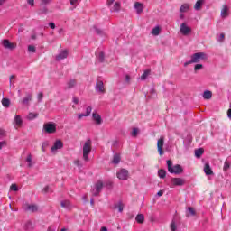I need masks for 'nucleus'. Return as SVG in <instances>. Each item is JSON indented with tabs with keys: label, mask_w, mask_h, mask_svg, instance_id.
<instances>
[{
	"label": "nucleus",
	"mask_w": 231,
	"mask_h": 231,
	"mask_svg": "<svg viewBox=\"0 0 231 231\" xmlns=\"http://www.w3.org/2000/svg\"><path fill=\"white\" fill-rule=\"evenodd\" d=\"M62 147H64L62 141L58 140L54 143V145L51 147V152H55V151L59 150V149H62Z\"/></svg>",
	"instance_id": "obj_15"
},
{
	"label": "nucleus",
	"mask_w": 231,
	"mask_h": 231,
	"mask_svg": "<svg viewBox=\"0 0 231 231\" xmlns=\"http://www.w3.org/2000/svg\"><path fill=\"white\" fill-rule=\"evenodd\" d=\"M32 229V221H27L24 225V230Z\"/></svg>",
	"instance_id": "obj_39"
},
{
	"label": "nucleus",
	"mask_w": 231,
	"mask_h": 231,
	"mask_svg": "<svg viewBox=\"0 0 231 231\" xmlns=\"http://www.w3.org/2000/svg\"><path fill=\"white\" fill-rule=\"evenodd\" d=\"M64 59H68V50H63L56 56V60H62Z\"/></svg>",
	"instance_id": "obj_18"
},
{
	"label": "nucleus",
	"mask_w": 231,
	"mask_h": 231,
	"mask_svg": "<svg viewBox=\"0 0 231 231\" xmlns=\"http://www.w3.org/2000/svg\"><path fill=\"white\" fill-rule=\"evenodd\" d=\"M228 169H230V162H228V161H226L224 162L223 171H225V172H226V171H228Z\"/></svg>",
	"instance_id": "obj_37"
},
{
	"label": "nucleus",
	"mask_w": 231,
	"mask_h": 231,
	"mask_svg": "<svg viewBox=\"0 0 231 231\" xmlns=\"http://www.w3.org/2000/svg\"><path fill=\"white\" fill-rule=\"evenodd\" d=\"M50 145V143H48V141L42 143V152H46V148Z\"/></svg>",
	"instance_id": "obj_36"
},
{
	"label": "nucleus",
	"mask_w": 231,
	"mask_h": 231,
	"mask_svg": "<svg viewBox=\"0 0 231 231\" xmlns=\"http://www.w3.org/2000/svg\"><path fill=\"white\" fill-rule=\"evenodd\" d=\"M183 185H185L184 179L171 178V187H183Z\"/></svg>",
	"instance_id": "obj_9"
},
{
	"label": "nucleus",
	"mask_w": 231,
	"mask_h": 231,
	"mask_svg": "<svg viewBox=\"0 0 231 231\" xmlns=\"http://www.w3.org/2000/svg\"><path fill=\"white\" fill-rule=\"evenodd\" d=\"M151 75V69H146L141 76V80H145Z\"/></svg>",
	"instance_id": "obj_32"
},
{
	"label": "nucleus",
	"mask_w": 231,
	"mask_h": 231,
	"mask_svg": "<svg viewBox=\"0 0 231 231\" xmlns=\"http://www.w3.org/2000/svg\"><path fill=\"white\" fill-rule=\"evenodd\" d=\"M44 97V95L42 94V92H40L38 94V102H41V100H42V97Z\"/></svg>",
	"instance_id": "obj_50"
},
{
	"label": "nucleus",
	"mask_w": 231,
	"mask_h": 231,
	"mask_svg": "<svg viewBox=\"0 0 231 231\" xmlns=\"http://www.w3.org/2000/svg\"><path fill=\"white\" fill-rule=\"evenodd\" d=\"M0 136L2 138L6 136V131H5L3 128H0Z\"/></svg>",
	"instance_id": "obj_47"
},
{
	"label": "nucleus",
	"mask_w": 231,
	"mask_h": 231,
	"mask_svg": "<svg viewBox=\"0 0 231 231\" xmlns=\"http://www.w3.org/2000/svg\"><path fill=\"white\" fill-rule=\"evenodd\" d=\"M74 163H75V165H77V167H79V169H80V167H82V162H80L79 160H76V161L74 162Z\"/></svg>",
	"instance_id": "obj_48"
},
{
	"label": "nucleus",
	"mask_w": 231,
	"mask_h": 231,
	"mask_svg": "<svg viewBox=\"0 0 231 231\" xmlns=\"http://www.w3.org/2000/svg\"><path fill=\"white\" fill-rule=\"evenodd\" d=\"M117 208H118L119 212H124V204L122 202H119L117 204Z\"/></svg>",
	"instance_id": "obj_45"
},
{
	"label": "nucleus",
	"mask_w": 231,
	"mask_h": 231,
	"mask_svg": "<svg viewBox=\"0 0 231 231\" xmlns=\"http://www.w3.org/2000/svg\"><path fill=\"white\" fill-rule=\"evenodd\" d=\"M49 26H50V28H51V30H55V23H50Z\"/></svg>",
	"instance_id": "obj_56"
},
{
	"label": "nucleus",
	"mask_w": 231,
	"mask_h": 231,
	"mask_svg": "<svg viewBox=\"0 0 231 231\" xmlns=\"http://www.w3.org/2000/svg\"><path fill=\"white\" fill-rule=\"evenodd\" d=\"M73 102H74V104H79V98L78 97H73Z\"/></svg>",
	"instance_id": "obj_60"
},
{
	"label": "nucleus",
	"mask_w": 231,
	"mask_h": 231,
	"mask_svg": "<svg viewBox=\"0 0 231 231\" xmlns=\"http://www.w3.org/2000/svg\"><path fill=\"white\" fill-rule=\"evenodd\" d=\"M96 89L99 93H106V88H104V82L102 80L97 82Z\"/></svg>",
	"instance_id": "obj_16"
},
{
	"label": "nucleus",
	"mask_w": 231,
	"mask_h": 231,
	"mask_svg": "<svg viewBox=\"0 0 231 231\" xmlns=\"http://www.w3.org/2000/svg\"><path fill=\"white\" fill-rule=\"evenodd\" d=\"M79 0H70V5H72V6H75V5H77V2H78Z\"/></svg>",
	"instance_id": "obj_57"
},
{
	"label": "nucleus",
	"mask_w": 231,
	"mask_h": 231,
	"mask_svg": "<svg viewBox=\"0 0 231 231\" xmlns=\"http://www.w3.org/2000/svg\"><path fill=\"white\" fill-rule=\"evenodd\" d=\"M125 82H131V76L126 75L125 78Z\"/></svg>",
	"instance_id": "obj_55"
},
{
	"label": "nucleus",
	"mask_w": 231,
	"mask_h": 231,
	"mask_svg": "<svg viewBox=\"0 0 231 231\" xmlns=\"http://www.w3.org/2000/svg\"><path fill=\"white\" fill-rule=\"evenodd\" d=\"M162 194H163V190H160V191L157 193V196L162 197Z\"/></svg>",
	"instance_id": "obj_63"
},
{
	"label": "nucleus",
	"mask_w": 231,
	"mask_h": 231,
	"mask_svg": "<svg viewBox=\"0 0 231 231\" xmlns=\"http://www.w3.org/2000/svg\"><path fill=\"white\" fill-rule=\"evenodd\" d=\"M26 162H27V167H29V169H31V167H33V156L29 153V155L26 158Z\"/></svg>",
	"instance_id": "obj_24"
},
{
	"label": "nucleus",
	"mask_w": 231,
	"mask_h": 231,
	"mask_svg": "<svg viewBox=\"0 0 231 231\" xmlns=\"http://www.w3.org/2000/svg\"><path fill=\"white\" fill-rule=\"evenodd\" d=\"M28 51H29V53H35V51H36L35 46L29 45L28 46Z\"/></svg>",
	"instance_id": "obj_40"
},
{
	"label": "nucleus",
	"mask_w": 231,
	"mask_h": 231,
	"mask_svg": "<svg viewBox=\"0 0 231 231\" xmlns=\"http://www.w3.org/2000/svg\"><path fill=\"white\" fill-rule=\"evenodd\" d=\"M203 98L205 100H210V98H212V92H210L208 90L205 91L203 94Z\"/></svg>",
	"instance_id": "obj_31"
},
{
	"label": "nucleus",
	"mask_w": 231,
	"mask_h": 231,
	"mask_svg": "<svg viewBox=\"0 0 231 231\" xmlns=\"http://www.w3.org/2000/svg\"><path fill=\"white\" fill-rule=\"evenodd\" d=\"M227 116H228V118L231 119V109H229V110L227 111Z\"/></svg>",
	"instance_id": "obj_62"
},
{
	"label": "nucleus",
	"mask_w": 231,
	"mask_h": 231,
	"mask_svg": "<svg viewBox=\"0 0 231 231\" xmlns=\"http://www.w3.org/2000/svg\"><path fill=\"white\" fill-rule=\"evenodd\" d=\"M188 210H189L190 216H196V210L194 209V208L189 207Z\"/></svg>",
	"instance_id": "obj_44"
},
{
	"label": "nucleus",
	"mask_w": 231,
	"mask_h": 231,
	"mask_svg": "<svg viewBox=\"0 0 231 231\" xmlns=\"http://www.w3.org/2000/svg\"><path fill=\"white\" fill-rule=\"evenodd\" d=\"M77 86V80L75 79H70L69 81L67 82V87L66 89H71Z\"/></svg>",
	"instance_id": "obj_25"
},
{
	"label": "nucleus",
	"mask_w": 231,
	"mask_h": 231,
	"mask_svg": "<svg viewBox=\"0 0 231 231\" xmlns=\"http://www.w3.org/2000/svg\"><path fill=\"white\" fill-rule=\"evenodd\" d=\"M43 131L48 134H53L57 133V124L53 122H48L43 125Z\"/></svg>",
	"instance_id": "obj_3"
},
{
	"label": "nucleus",
	"mask_w": 231,
	"mask_h": 231,
	"mask_svg": "<svg viewBox=\"0 0 231 231\" xmlns=\"http://www.w3.org/2000/svg\"><path fill=\"white\" fill-rule=\"evenodd\" d=\"M171 231H176V223H171Z\"/></svg>",
	"instance_id": "obj_52"
},
{
	"label": "nucleus",
	"mask_w": 231,
	"mask_h": 231,
	"mask_svg": "<svg viewBox=\"0 0 231 231\" xmlns=\"http://www.w3.org/2000/svg\"><path fill=\"white\" fill-rule=\"evenodd\" d=\"M189 64H194V62H192V60H190L189 61L185 62L184 66L187 67V66H189Z\"/></svg>",
	"instance_id": "obj_58"
},
{
	"label": "nucleus",
	"mask_w": 231,
	"mask_h": 231,
	"mask_svg": "<svg viewBox=\"0 0 231 231\" xmlns=\"http://www.w3.org/2000/svg\"><path fill=\"white\" fill-rule=\"evenodd\" d=\"M158 174L159 178H165V176H167V171H165V170H159Z\"/></svg>",
	"instance_id": "obj_35"
},
{
	"label": "nucleus",
	"mask_w": 231,
	"mask_h": 231,
	"mask_svg": "<svg viewBox=\"0 0 231 231\" xmlns=\"http://www.w3.org/2000/svg\"><path fill=\"white\" fill-rule=\"evenodd\" d=\"M228 15H230V9L226 5H224L221 10V17L222 19H226Z\"/></svg>",
	"instance_id": "obj_17"
},
{
	"label": "nucleus",
	"mask_w": 231,
	"mask_h": 231,
	"mask_svg": "<svg viewBox=\"0 0 231 231\" xmlns=\"http://www.w3.org/2000/svg\"><path fill=\"white\" fill-rule=\"evenodd\" d=\"M129 176V171L125 169H121L118 172H117V178L119 180H127Z\"/></svg>",
	"instance_id": "obj_10"
},
{
	"label": "nucleus",
	"mask_w": 231,
	"mask_h": 231,
	"mask_svg": "<svg viewBox=\"0 0 231 231\" xmlns=\"http://www.w3.org/2000/svg\"><path fill=\"white\" fill-rule=\"evenodd\" d=\"M96 33H97V35H100V33H102V31L100 29L96 28Z\"/></svg>",
	"instance_id": "obj_61"
},
{
	"label": "nucleus",
	"mask_w": 231,
	"mask_h": 231,
	"mask_svg": "<svg viewBox=\"0 0 231 231\" xmlns=\"http://www.w3.org/2000/svg\"><path fill=\"white\" fill-rule=\"evenodd\" d=\"M14 79H15V75H12L10 77V84L14 83L13 80H14Z\"/></svg>",
	"instance_id": "obj_59"
},
{
	"label": "nucleus",
	"mask_w": 231,
	"mask_h": 231,
	"mask_svg": "<svg viewBox=\"0 0 231 231\" xmlns=\"http://www.w3.org/2000/svg\"><path fill=\"white\" fill-rule=\"evenodd\" d=\"M189 10H190V5L189 4H183L180 6V12L181 14H185V13L189 12Z\"/></svg>",
	"instance_id": "obj_22"
},
{
	"label": "nucleus",
	"mask_w": 231,
	"mask_h": 231,
	"mask_svg": "<svg viewBox=\"0 0 231 231\" xmlns=\"http://www.w3.org/2000/svg\"><path fill=\"white\" fill-rule=\"evenodd\" d=\"M28 5H30L31 6H34L35 5V0H27Z\"/></svg>",
	"instance_id": "obj_51"
},
{
	"label": "nucleus",
	"mask_w": 231,
	"mask_h": 231,
	"mask_svg": "<svg viewBox=\"0 0 231 231\" xmlns=\"http://www.w3.org/2000/svg\"><path fill=\"white\" fill-rule=\"evenodd\" d=\"M103 187L104 183H102V180H98L95 185V189H92L93 196H98L102 192Z\"/></svg>",
	"instance_id": "obj_8"
},
{
	"label": "nucleus",
	"mask_w": 231,
	"mask_h": 231,
	"mask_svg": "<svg viewBox=\"0 0 231 231\" xmlns=\"http://www.w3.org/2000/svg\"><path fill=\"white\" fill-rule=\"evenodd\" d=\"M106 6H108L112 14L115 12H120V8H121L120 2H115V0H107Z\"/></svg>",
	"instance_id": "obj_4"
},
{
	"label": "nucleus",
	"mask_w": 231,
	"mask_h": 231,
	"mask_svg": "<svg viewBox=\"0 0 231 231\" xmlns=\"http://www.w3.org/2000/svg\"><path fill=\"white\" fill-rule=\"evenodd\" d=\"M203 152H205L203 148H199V149L195 150L196 158H201V156L203 155Z\"/></svg>",
	"instance_id": "obj_29"
},
{
	"label": "nucleus",
	"mask_w": 231,
	"mask_h": 231,
	"mask_svg": "<svg viewBox=\"0 0 231 231\" xmlns=\"http://www.w3.org/2000/svg\"><path fill=\"white\" fill-rule=\"evenodd\" d=\"M204 172H205L206 176H212V174H214V171H212V168H210L209 163L205 164Z\"/></svg>",
	"instance_id": "obj_19"
},
{
	"label": "nucleus",
	"mask_w": 231,
	"mask_h": 231,
	"mask_svg": "<svg viewBox=\"0 0 231 231\" xmlns=\"http://www.w3.org/2000/svg\"><path fill=\"white\" fill-rule=\"evenodd\" d=\"M84 116H87L86 114H79L78 120H82V118H84Z\"/></svg>",
	"instance_id": "obj_53"
},
{
	"label": "nucleus",
	"mask_w": 231,
	"mask_h": 231,
	"mask_svg": "<svg viewBox=\"0 0 231 231\" xmlns=\"http://www.w3.org/2000/svg\"><path fill=\"white\" fill-rule=\"evenodd\" d=\"M5 145H6L5 141L0 142V149H3L4 147H5Z\"/></svg>",
	"instance_id": "obj_54"
},
{
	"label": "nucleus",
	"mask_w": 231,
	"mask_h": 231,
	"mask_svg": "<svg viewBox=\"0 0 231 231\" xmlns=\"http://www.w3.org/2000/svg\"><path fill=\"white\" fill-rule=\"evenodd\" d=\"M105 55H104V52H99L98 56H97V60L99 62H102L105 59Z\"/></svg>",
	"instance_id": "obj_41"
},
{
	"label": "nucleus",
	"mask_w": 231,
	"mask_h": 231,
	"mask_svg": "<svg viewBox=\"0 0 231 231\" xmlns=\"http://www.w3.org/2000/svg\"><path fill=\"white\" fill-rule=\"evenodd\" d=\"M60 205L63 208H71V202L69 200H62Z\"/></svg>",
	"instance_id": "obj_27"
},
{
	"label": "nucleus",
	"mask_w": 231,
	"mask_h": 231,
	"mask_svg": "<svg viewBox=\"0 0 231 231\" xmlns=\"http://www.w3.org/2000/svg\"><path fill=\"white\" fill-rule=\"evenodd\" d=\"M168 165V171L171 172V174H181L183 172V168L180 164H176L175 166H172V161L168 160L167 161Z\"/></svg>",
	"instance_id": "obj_2"
},
{
	"label": "nucleus",
	"mask_w": 231,
	"mask_h": 231,
	"mask_svg": "<svg viewBox=\"0 0 231 231\" xmlns=\"http://www.w3.org/2000/svg\"><path fill=\"white\" fill-rule=\"evenodd\" d=\"M39 116V114L37 113H30L27 116L28 120H33L34 118H37Z\"/></svg>",
	"instance_id": "obj_34"
},
{
	"label": "nucleus",
	"mask_w": 231,
	"mask_h": 231,
	"mask_svg": "<svg viewBox=\"0 0 231 231\" xmlns=\"http://www.w3.org/2000/svg\"><path fill=\"white\" fill-rule=\"evenodd\" d=\"M100 231H107V227L103 226V227H101Z\"/></svg>",
	"instance_id": "obj_64"
},
{
	"label": "nucleus",
	"mask_w": 231,
	"mask_h": 231,
	"mask_svg": "<svg viewBox=\"0 0 231 231\" xmlns=\"http://www.w3.org/2000/svg\"><path fill=\"white\" fill-rule=\"evenodd\" d=\"M165 144V137L161 136L159 140L157 141V149L160 156H163L164 152H163V145Z\"/></svg>",
	"instance_id": "obj_7"
},
{
	"label": "nucleus",
	"mask_w": 231,
	"mask_h": 231,
	"mask_svg": "<svg viewBox=\"0 0 231 231\" xmlns=\"http://www.w3.org/2000/svg\"><path fill=\"white\" fill-rule=\"evenodd\" d=\"M92 120H94V122L97 125H102L103 120H102V116H100V114H98L97 112H93Z\"/></svg>",
	"instance_id": "obj_12"
},
{
	"label": "nucleus",
	"mask_w": 231,
	"mask_h": 231,
	"mask_svg": "<svg viewBox=\"0 0 231 231\" xmlns=\"http://www.w3.org/2000/svg\"><path fill=\"white\" fill-rule=\"evenodd\" d=\"M3 46H4V48H6L7 50H15L17 48V44L10 42L9 40H4Z\"/></svg>",
	"instance_id": "obj_13"
},
{
	"label": "nucleus",
	"mask_w": 231,
	"mask_h": 231,
	"mask_svg": "<svg viewBox=\"0 0 231 231\" xmlns=\"http://www.w3.org/2000/svg\"><path fill=\"white\" fill-rule=\"evenodd\" d=\"M10 189L11 190H14V192H17V190H19L16 184H12Z\"/></svg>",
	"instance_id": "obj_46"
},
{
	"label": "nucleus",
	"mask_w": 231,
	"mask_h": 231,
	"mask_svg": "<svg viewBox=\"0 0 231 231\" xmlns=\"http://www.w3.org/2000/svg\"><path fill=\"white\" fill-rule=\"evenodd\" d=\"M201 60H207V53L197 52L191 55V62H193V64H198V62H201Z\"/></svg>",
	"instance_id": "obj_5"
},
{
	"label": "nucleus",
	"mask_w": 231,
	"mask_h": 231,
	"mask_svg": "<svg viewBox=\"0 0 231 231\" xmlns=\"http://www.w3.org/2000/svg\"><path fill=\"white\" fill-rule=\"evenodd\" d=\"M180 32L182 35L187 36V35H190V33H192V28H190L187 23H182L180 24Z\"/></svg>",
	"instance_id": "obj_6"
},
{
	"label": "nucleus",
	"mask_w": 231,
	"mask_h": 231,
	"mask_svg": "<svg viewBox=\"0 0 231 231\" xmlns=\"http://www.w3.org/2000/svg\"><path fill=\"white\" fill-rule=\"evenodd\" d=\"M134 8H135L137 14H142V12H143V4H142L140 2H136L134 4Z\"/></svg>",
	"instance_id": "obj_20"
},
{
	"label": "nucleus",
	"mask_w": 231,
	"mask_h": 231,
	"mask_svg": "<svg viewBox=\"0 0 231 231\" xmlns=\"http://www.w3.org/2000/svg\"><path fill=\"white\" fill-rule=\"evenodd\" d=\"M138 133H140V130L138 128H133L132 136H134V138H136V136H138Z\"/></svg>",
	"instance_id": "obj_38"
},
{
	"label": "nucleus",
	"mask_w": 231,
	"mask_h": 231,
	"mask_svg": "<svg viewBox=\"0 0 231 231\" xmlns=\"http://www.w3.org/2000/svg\"><path fill=\"white\" fill-rule=\"evenodd\" d=\"M91 111H93V108L91 106H88L86 109L85 116H89V115H91Z\"/></svg>",
	"instance_id": "obj_42"
},
{
	"label": "nucleus",
	"mask_w": 231,
	"mask_h": 231,
	"mask_svg": "<svg viewBox=\"0 0 231 231\" xmlns=\"http://www.w3.org/2000/svg\"><path fill=\"white\" fill-rule=\"evenodd\" d=\"M200 69H203V64L195 65L194 71H199Z\"/></svg>",
	"instance_id": "obj_43"
},
{
	"label": "nucleus",
	"mask_w": 231,
	"mask_h": 231,
	"mask_svg": "<svg viewBox=\"0 0 231 231\" xmlns=\"http://www.w3.org/2000/svg\"><path fill=\"white\" fill-rule=\"evenodd\" d=\"M135 221L142 225L143 221H145V217L143 216V214H138L135 217Z\"/></svg>",
	"instance_id": "obj_26"
},
{
	"label": "nucleus",
	"mask_w": 231,
	"mask_h": 231,
	"mask_svg": "<svg viewBox=\"0 0 231 231\" xmlns=\"http://www.w3.org/2000/svg\"><path fill=\"white\" fill-rule=\"evenodd\" d=\"M14 129H19L23 127V118H21V116H14Z\"/></svg>",
	"instance_id": "obj_14"
},
{
	"label": "nucleus",
	"mask_w": 231,
	"mask_h": 231,
	"mask_svg": "<svg viewBox=\"0 0 231 231\" xmlns=\"http://www.w3.org/2000/svg\"><path fill=\"white\" fill-rule=\"evenodd\" d=\"M32 94H28V95L22 100V104H23V106H29V105H30V102H32Z\"/></svg>",
	"instance_id": "obj_21"
},
{
	"label": "nucleus",
	"mask_w": 231,
	"mask_h": 231,
	"mask_svg": "<svg viewBox=\"0 0 231 231\" xmlns=\"http://www.w3.org/2000/svg\"><path fill=\"white\" fill-rule=\"evenodd\" d=\"M219 42H223L225 41V33H221L218 39Z\"/></svg>",
	"instance_id": "obj_49"
},
{
	"label": "nucleus",
	"mask_w": 231,
	"mask_h": 231,
	"mask_svg": "<svg viewBox=\"0 0 231 231\" xmlns=\"http://www.w3.org/2000/svg\"><path fill=\"white\" fill-rule=\"evenodd\" d=\"M152 35L158 36L160 35V27H155L151 32Z\"/></svg>",
	"instance_id": "obj_33"
},
{
	"label": "nucleus",
	"mask_w": 231,
	"mask_h": 231,
	"mask_svg": "<svg viewBox=\"0 0 231 231\" xmlns=\"http://www.w3.org/2000/svg\"><path fill=\"white\" fill-rule=\"evenodd\" d=\"M120 154L116 153L113 157L112 163H114L115 165H118V163H120Z\"/></svg>",
	"instance_id": "obj_28"
},
{
	"label": "nucleus",
	"mask_w": 231,
	"mask_h": 231,
	"mask_svg": "<svg viewBox=\"0 0 231 231\" xmlns=\"http://www.w3.org/2000/svg\"><path fill=\"white\" fill-rule=\"evenodd\" d=\"M203 5H205V0H198L195 4L194 9L199 11Z\"/></svg>",
	"instance_id": "obj_23"
},
{
	"label": "nucleus",
	"mask_w": 231,
	"mask_h": 231,
	"mask_svg": "<svg viewBox=\"0 0 231 231\" xmlns=\"http://www.w3.org/2000/svg\"><path fill=\"white\" fill-rule=\"evenodd\" d=\"M23 208L26 212H37L39 210V208L35 204H25Z\"/></svg>",
	"instance_id": "obj_11"
},
{
	"label": "nucleus",
	"mask_w": 231,
	"mask_h": 231,
	"mask_svg": "<svg viewBox=\"0 0 231 231\" xmlns=\"http://www.w3.org/2000/svg\"><path fill=\"white\" fill-rule=\"evenodd\" d=\"M92 142L88 139L85 142L83 145V160L84 162H89V154L91 153Z\"/></svg>",
	"instance_id": "obj_1"
},
{
	"label": "nucleus",
	"mask_w": 231,
	"mask_h": 231,
	"mask_svg": "<svg viewBox=\"0 0 231 231\" xmlns=\"http://www.w3.org/2000/svg\"><path fill=\"white\" fill-rule=\"evenodd\" d=\"M10 104H11V102H10V100L8 98L4 97L2 99V106H4L5 108L10 107Z\"/></svg>",
	"instance_id": "obj_30"
}]
</instances>
